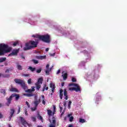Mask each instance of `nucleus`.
Returning a JSON list of instances; mask_svg holds the SVG:
<instances>
[{
	"label": "nucleus",
	"mask_w": 127,
	"mask_h": 127,
	"mask_svg": "<svg viewBox=\"0 0 127 127\" xmlns=\"http://www.w3.org/2000/svg\"><path fill=\"white\" fill-rule=\"evenodd\" d=\"M39 40L35 39L34 40H30L28 42L26 43L25 45V47L23 48L24 51H27V50H31V49H34L36 48L38 45Z\"/></svg>",
	"instance_id": "nucleus-1"
},
{
	"label": "nucleus",
	"mask_w": 127,
	"mask_h": 127,
	"mask_svg": "<svg viewBox=\"0 0 127 127\" xmlns=\"http://www.w3.org/2000/svg\"><path fill=\"white\" fill-rule=\"evenodd\" d=\"M14 81L16 84L20 85L22 89H23L27 93H32V92H34V91H35V89H34V87H32V89H27L28 87L27 86H26V84H25V82L24 81L20 79H15Z\"/></svg>",
	"instance_id": "nucleus-2"
},
{
	"label": "nucleus",
	"mask_w": 127,
	"mask_h": 127,
	"mask_svg": "<svg viewBox=\"0 0 127 127\" xmlns=\"http://www.w3.org/2000/svg\"><path fill=\"white\" fill-rule=\"evenodd\" d=\"M12 49L11 47L5 44H0V56H3L6 53H9Z\"/></svg>",
	"instance_id": "nucleus-3"
},
{
	"label": "nucleus",
	"mask_w": 127,
	"mask_h": 127,
	"mask_svg": "<svg viewBox=\"0 0 127 127\" xmlns=\"http://www.w3.org/2000/svg\"><path fill=\"white\" fill-rule=\"evenodd\" d=\"M15 98V100L16 101H18L19 99V98L20 96H19V94H17L16 93H13L11 95V96L9 97H6V100L7 101V103L5 104L6 106L7 107H9V105L10 104H11V101L12 100V98Z\"/></svg>",
	"instance_id": "nucleus-4"
},
{
	"label": "nucleus",
	"mask_w": 127,
	"mask_h": 127,
	"mask_svg": "<svg viewBox=\"0 0 127 127\" xmlns=\"http://www.w3.org/2000/svg\"><path fill=\"white\" fill-rule=\"evenodd\" d=\"M39 40H41L43 42H45L46 43H50V36L48 34L46 35H40V39Z\"/></svg>",
	"instance_id": "nucleus-5"
},
{
	"label": "nucleus",
	"mask_w": 127,
	"mask_h": 127,
	"mask_svg": "<svg viewBox=\"0 0 127 127\" xmlns=\"http://www.w3.org/2000/svg\"><path fill=\"white\" fill-rule=\"evenodd\" d=\"M70 87L74 86L75 87H70L69 88V91H75V92L81 91V87L77 83H70L69 84Z\"/></svg>",
	"instance_id": "nucleus-6"
},
{
	"label": "nucleus",
	"mask_w": 127,
	"mask_h": 127,
	"mask_svg": "<svg viewBox=\"0 0 127 127\" xmlns=\"http://www.w3.org/2000/svg\"><path fill=\"white\" fill-rule=\"evenodd\" d=\"M19 52V50H13L11 54L9 55V56H16L17 55V54Z\"/></svg>",
	"instance_id": "nucleus-7"
},
{
	"label": "nucleus",
	"mask_w": 127,
	"mask_h": 127,
	"mask_svg": "<svg viewBox=\"0 0 127 127\" xmlns=\"http://www.w3.org/2000/svg\"><path fill=\"white\" fill-rule=\"evenodd\" d=\"M20 122H21L22 125L24 127H26V126L27 125V122H26V121H25V119H24V118H23V117H20Z\"/></svg>",
	"instance_id": "nucleus-8"
},
{
	"label": "nucleus",
	"mask_w": 127,
	"mask_h": 127,
	"mask_svg": "<svg viewBox=\"0 0 127 127\" xmlns=\"http://www.w3.org/2000/svg\"><path fill=\"white\" fill-rule=\"evenodd\" d=\"M15 112V110L13 109H10V116L9 117V121H11V118L12 117H13V115L14 114V113Z\"/></svg>",
	"instance_id": "nucleus-9"
},
{
	"label": "nucleus",
	"mask_w": 127,
	"mask_h": 127,
	"mask_svg": "<svg viewBox=\"0 0 127 127\" xmlns=\"http://www.w3.org/2000/svg\"><path fill=\"white\" fill-rule=\"evenodd\" d=\"M41 103V99H39L38 100H37V98L35 99V101L34 102V104L35 105V106L38 107L39 104H40Z\"/></svg>",
	"instance_id": "nucleus-10"
},
{
	"label": "nucleus",
	"mask_w": 127,
	"mask_h": 127,
	"mask_svg": "<svg viewBox=\"0 0 127 127\" xmlns=\"http://www.w3.org/2000/svg\"><path fill=\"white\" fill-rule=\"evenodd\" d=\"M50 88H52V93H54V92H55V84L51 82L50 84Z\"/></svg>",
	"instance_id": "nucleus-11"
},
{
	"label": "nucleus",
	"mask_w": 127,
	"mask_h": 127,
	"mask_svg": "<svg viewBox=\"0 0 127 127\" xmlns=\"http://www.w3.org/2000/svg\"><path fill=\"white\" fill-rule=\"evenodd\" d=\"M36 58L38 59V60H43V59H46V56H36Z\"/></svg>",
	"instance_id": "nucleus-12"
},
{
	"label": "nucleus",
	"mask_w": 127,
	"mask_h": 127,
	"mask_svg": "<svg viewBox=\"0 0 127 127\" xmlns=\"http://www.w3.org/2000/svg\"><path fill=\"white\" fill-rule=\"evenodd\" d=\"M64 71L63 72V74H62V77L64 80V81H65V80H66L67 77H68V74L67 73V72L64 73Z\"/></svg>",
	"instance_id": "nucleus-13"
},
{
	"label": "nucleus",
	"mask_w": 127,
	"mask_h": 127,
	"mask_svg": "<svg viewBox=\"0 0 127 127\" xmlns=\"http://www.w3.org/2000/svg\"><path fill=\"white\" fill-rule=\"evenodd\" d=\"M64 95L65 97L64 99L65 100H68V95H67V90L66 89H64Z\"/></svg>",
	"instance_id": "nucleus-14"
},
{
	"label": "nucleus",
	"mask_w": 127,
	"mask_h": 127,
	"mask_svg": "<svg viewBox=\"0 0 127 127\" xmlns=\"http://www.w3.org/2000/svg\"><path fill=\"white\" fill-rule=\"evenodd\" d=\"M35 85L37 91H39V89L41 88V85H40V84L38 83V82H36L35 83Z\"/></svg>",
	"instance_id": "nucleus-15"
},
{
	"label": "nucleus",
	"mask_w": 127,
	"mask_h": 127,
	"mask_svg": "<svg viewBox=\"0 0 127 127\" xmlns=\"http://www.w3.org/2000/svg\"><path fill=\"white\" fill-rule=\"evenodd\" d=\"M60 97L61 100H62V99L63 98V89L60 90Z\"/></svg>",
	"instance_id": "nucleus-16"
},
{
	"label": "nucleus",
	"mask_w": 127,
	"mask_h": 127,
	"mask_svg": "<svg viewBox=\"0 0 127 127\" xmlns=\"http://www.w3.org/2000/svg\"><path fill=\"white\" fill-rule=\"evenodd\" d=\"M45 90L46 91H48V87L47 86V84H44V85L43 86V88L42 91L44 92V91H45Z\"/></svg>",
	"instance_id": "nucleus-17"
},
{
	"label": "nucleus",
	"mask_w": 127,
	"mask_h": 127,
	"mask_svg": "<svg viewBox=\"0 0 127 127\" xmlns=\"http://www.w3.org/2000/svg\"><path fill=\"white\" fill-rule=\"evenodd\" d=\"M32 37H34V38H37V39H40V35L36 34V35H33Z\"/></svg>",
	"instance_id": "nucleus-18"
},
{
	"label": "nucleus",
	"mask_w": 127,
	"mask_h": 127,
	"mask_svg": "<svg viewBox=\"0 0 127 127\" xmlns=\"http://www.w3.org/2000/svg\"><path fill=\"white\" fill-rule=\"evenodd\" d=\"M47 112L49 117L52 116V111L51 110H47Z\"/></svg>",
	"instance_id": "nucleus-19"
},
{
	"label": "nucleus",
	"mask_w": 127,
	"mask_h": 127,
	"mask_svg": "<svg viewBox=\"0 0 127 127\" xmlns=\"http://www.w3.org/2000/svg\"><path fill=\"white\" fill-rule=\"evenodd\" d=\"M28 69L31 71V72H34L35 70L36 69V68L35 67H32L31 66H29Z\"/></svg>",
	"instance_id": "nucleus-20"
},
{
	"label": "nucleus",
	"mask_w": 127,
	"mask_h": 127,
	"mask_svg": "<svg viewBox=\"0 0 127 127\" xmlns=\"http://www.w3.org/2000/svg\"><path fill=\"white\" fill-rule=\"evenodd\" d=\"M10 92H17V89L14 87H11L10 89Z\"/></svg>",
	"instance_id": "nucleus-21"
},
{
	"label": "nucleus",
	"mask_w": 127,
	"mask_h": 127,
	"mask_svg": "<svg viewBox=\"0 0 127 127\" xmlns=\"http://www.w3.org/2000/svg\"><path fill=\"white\" fill-rule=\"evenodd\" d=\"M43 81V78H39L38 80V81L37 83H38V84H42V82Z\"/></svg>",
	"instance_id": "nucleus-22"
},
{
	"label": "nucleus",
	"mask_w": 127,
	"mask_h": 127,
	"mask_svg": "<svg viewBox=\"0 0 127 127\" xmlns=\"http://www.w3.org/2000/svg\"><path fill=\"white\" fill-rule=\"evenodd\" d=\"M6 60V58H0V63H1L2 62H4Z\"/></svg>",
	"instance_id": "nucleus-23"
},
{
	"label": "nucleus",
	"mask_w": 127,
	"mask_h": 127,
	"mask_svg": "<svg viewBox=\"0 0 127 127\" xmlns=\"http://www.w3.org/2000/svg\"><path fill=\"white\" fill-rule=\"evenodd\" d=\"M0 93L1 94H3L4 95V96H5L6 95V92H5V90H4V89H1Z\"/></svg>",
	"instance_id": "nucleus-24"
},
{
	"label": "nucleus",
	"mask_w": 127,
	"mask_h": 127,
	"mask_svg": "<svg viewBox=\"0 0 127 127\" xmlns=\"http://www.w3.org/2000/svg\"><path fill=\"white\" fill-rule=\"evenodd\" d=\"M79 123H81V124H84V123H86V120H85V119L80 118Z\"/></svg>",
	"instance_id": "nucleus-25"
},
{
	"label": "nucleus",
	"mask_w": 127,
	"mask_h": 127,
	"mask_svg": "<svg viewBox=\"0 0 127 127\" xmlns=\"http://www.w3.org/2000/svg\"><path fill=\"white\" fill-rule=\"evenodd\" d=\"M17 69H18V70H22V66L18 64L17 65Z\"/></svg>",
	"instance_id": "nucleus-26"
},
{
	"label": "nucleus",
	"mask_w": 127,
	"mask_h": 127,
	"mask_svg": "<svg viewBox=\"0 0 127 127\" xmlns=\"http://www.w3.org/2000/svg\"><path fill=\"white\" fill-rule=\"evenodd\" d=\"M42 102L43 105H45L46 104V102H45V100H44V95L42 96Z\"/></svg>",
	"instance_id": "nucleus-27"
},
{
	"label": "nucleus",
	"mask_w": 127,
	"mask_h": 127,
	"mask_svg": "<svg viewBox=\"0 0 127 127\" xmlns=\"http://www.w3.org/2000/svg\"><path fill=\"white\" fill-rule=\"evenodd\" d=\"M31 110L32 112H34V111H36V110H37V107L35 106L34 107H31Z\"/></svg>",
	"instance_id": "nucleus-28"
},
{
	"label": "nucleus",
	"mask_w": 127,
	"mask_h": 127,
	"mask_svg": "<svg viewBox=\"0 0 127 127\" xmlns=\"http://www.w3.org/2000/svg\"><path fill=\"white\" fill-rule=\"evenodd\" d=\"M51 69H52L51 68H50V69H46V70H45L46 74L47 75H49V72H50V71H51Z\"/></svg>",
	"instance_id": "nucleus-29"
},
{
	"label": "nucleus",
	"mask_w": 127,
	"mask_h": 127,
	"mask_svg": "<svg viewBox=\"0 0 127 127\" xmlns=\"http://www.w3.org/2000/svg\"><path fill=\"white\" fill-rule=\"evenodd\" d=\"M52 119H53V124L55 126L56 124V120H55V118L53 117L52 118Z\"/></svg>",
	"instance_id": "nucleus-30"
},
{
	"label": "nucleus",
	"mask_w": 127,
	"mask_h": 127,
	"mask_svg": "<svg viewBox=\"0 0 127 127\" xmlns=\"http://www.w3.org/2000/svg\"><path fill=\"white\" fill-rule=\"evenodd\" d=\"M32 61L34 63V64H38V61L36 60H32Z\"/></svg>",
	"instance_id": "nucleus-31"
},
{
	"label": "nucleus",
	"mask_w": 127,
	"mask_h": 127,
	"mask_svg": "<svg viewBox=\"0 0 127 127\" xmlns=\"http://www.w3.org/2000/svg\"><path fill=\"white\" fill-rule=\"evenodd\" d=\"M38 119L41 121L42 123H43V118H42V116L39 115Z\"/></svg>",
	"instance_id": "nucleus-32"
},
{
	"label": "nucleus",
	"mask_w": 127,
	"mask_h": 127,
	"mask_svg": "<svg viewBox=\"0 0 127 127\" xmlns=\"http://www.w3.org/2000/svg\"><path fill=\"white\" fill-rule=\"evenodd\" d=\"M17 44H18V42H15L13 43L12 46L14 47H15V46H16L17 45Z\"/></svg>",
	"instance_id": "nucleus-33"
},
{
	"label": "nucleus",
	"mask_w": 127,
	"mask_h": 127,
	"mask_svg": "<svg viewBox=\"0 0 127 127\" xmlns=\"http://www.w3.org/2000/svg\"><path fill=\"white\" fill-rule=\"evenodd\" d=\"M71 104H72V102L71 101H69L68 102V109H70V108H71Z\"/></svg>",
	"instance_id": "nucleus-34"
},
{
	"label": "nucleus",
	"mask_w": 127,
	"mask_h": 127,
	"mask_svg": "<svg viewBox=\"0 0 127 127\" xmlns=\"http://www.w3.org/2000/svg\"><path fill=\"white\" fill-rule=\"evenodd\" d=\"M73 120H74V117H73V116H71V117L69 118V121L71 123V122H73Z\"/></svg>",
	"instance_id": "nucleus-35"
},
{
	"label": "nucleus",
	"mask_w": 127,
	"mask_h": 127,
	"mask_svg": "<svg viewBox=\"0 0 127 127\" xmlns=\"http://www.w3.org/2000/svg\"><path fill=\"white\" fill-rule=\"evenodd\" d=\"M53 108H54V111L53 112V115H54L55 114V113L56 112V107H55V106H54Z\"/></svg>",
	"instance_id": "nucleus-36"
},
{
	"label": "nucleus",
	"mask_w": 127,
	"mask_h": 127,
	"mask_svg": "<svg viewBox=\"0 0 127 127\" xmlns=\"http://www.w3.org/2000/svg\"><path fill=\"white\" fill-rule=\"evenodd\" d=\"M24 96H27V97H32V94H24Z\"/></svg>",
	"instance_id": "nucleus-37"
},
{
	"label": "nucleus",
	"mask_w": 127,
	"mask_h": 127,
	"mask_svg": "<svg viewBox=\"0 0 127 127\" xmlns=\"http://www.w3.org/2000/svg\"><path fill=\"white\" fill-rule=\"evenodd\" d=\"M31 119H32L33 122H36V118H35L34 117H31Z\"/></svg>",
	"instance_id": "nucleus-38"
},
{
	"label": "nucleus",
	"mask_w": 127,
	"mask_h": 127,
	"mask_svg": "<svg viewBox=\"0 0 127 127\" xmlns=\"http://www.w3.org/2000/svg\"><path fill=\"white\" fill-rule=\"evenodd\" d=\"M71 81L72 82H77V79L74 77H72Z\"/></svg>",
	"instance_id": "nucleus-39"
},
{
	"label": "nucleus",
	"mask_w": 127,
	"mask_h": 127,
	"mask_svg": "<svg viewBox=\"0 0 127 127\" xmlns=\"http://www.w3.org/2000/svg\"><path fill=\"white\" fill-rule=\"evenodd\" d=\"M42 70V69L40 68L39 69H37L36 72H37V73H39L41 72Z\"/></svg>",
	"instance_id": "nucleus-40"
},
{
	"label": "nucleus",
	"mask_w": 127,
	"mask_h": 127,
	"mask_svg": "<svg viewBox=\"0 0 127 127\" xmlns=\"http://www.w3.org/2000/svg\"><path fill=\"white\" fill-rule=\"evenodd\" d=\"M26 104L28 108H30V105L29 104V103H28V102L26 101Z\"/></svg>",
	"instance_id": "nucleus-41"
},
{
	"label": "nucleus",
	"mask_w": 127,
	"mask_h": 127,
	"mask_svg": "<svg viewBox=\"0 0 127 127\" xmlns=\"http://www.w3.org/2000/svg\"><path fill=\"white\" fill-rule=\"evenodd\" d=\"M31 78H29L28 80V84H31Z\"/></svg>",
	"instance_id": "nucleus-42"
},
{
	"label": "nucleus",
	"mask_w": 127,
	"mask_h": 127,
	"mask_svg": "<svg viewBox=\"0 0 127 127\" xmlns=\"http://www.w3.org/2000/svg\"><path fill=\"white\" fill-rule=\"evenodd\" d=\"M18 112L17 114H19V113H20V106H18Z\"/></svg>",
	"instance_id": "nucleus-43"
},
{
	"label": "nucleus",
	"mask_w": 127,
	"mask_h": 127,
	"mask_svg": "<svg viewBox=\"0 0 127 127\" xmlns=\"http://www.w3.org/2000/svg\"><path fill=\"white\" fill-rule=\"evenodd\" d=\"M23 76H24V77H28V76H29V74H23Z\"/></svg>",
	"instance_id": "nucleus-44"
},
{
	"label": "nucleus",
	"mask_w": 127,
	"mask_h": 127,
	"mask_svg": "<svg viewBox=\"0 0 127 127\" xmlns=\"http://www.w3.org/2000/svg\"><path fill=\"white\" fill-rule=\"evenodd\" d=\"M67 104V101H64V106L66 108V104Z\"/></svg>",
	"instance_id": "nucleus-45"
},
{
	"label": "nucleus",
	"mask_w": 127,
	"mask_h": 127,
	"mask_svg": "<svg viewBox=\"0 0 127 127\" xmlns=\"http://www.w3.org/2000/svg\"><path fill=\"white\" fill-rule=\"evenodd\" d=\"M46 68L47 69H49V64H47Z\"/></svg>",
	"instance_id": "nucleus-46"
},
{
	"label": "nucleus",
	"mask_w": 127,
	"mask_h": 127,
	"mask_svg": "<svg viewBox=\"0 0 127 127\" xmlns=\"http://www.w3.org/2000/svg\"><path fill=\"white\" fill-rule=\"evenodd\" d=\"M25 114L26 116H28V113H27V110H25Z\"/></svg>",
	"instance_id": "nucleus-47"
},
{
	"label": "nucleus",
	"mask_w": 127,
	"mask_h": 127,
	"mask_svg": "<svg viewBox=\"0 0 127 127\" xmlns=\"http://www.w3.org/2000/svg\"><path fill=\"white\" fill-rule=\"evenodd\" d=\"M8 70H9V71H12V70H13V67H10L8 69Z\"/></svg>",
	"instance_id": "nucleus-48"
},
{
	"label": "nucleus",
	"mask_w": 127,
	"mask_h": 127,
	"mask_svg": "<svg viewBox=\"0 0 127 127\" xmlns=\"http://www.w3.org/2000/svg\"><path fill=\"white\" fill-rule=\"evenodd\" d=\"M2 118H3V115L1 113H0V119H2Z\"/></svg>",
	"instance_id": "nucleus-49"
},
{
	"label": "nucleus",
	"mask_w": 127,
	"mask_h": 127,
	"mask_svg": "<svg viewBox=\"0 0 127 127\" xmlns=\"http://www.w3.org/2000/svg\"><path fill=\"white\" fill-rule=\"evenodd\" d=\"M50 127H56V126H55V125H53V124H51L50 125Z\"/></svg>",
	"instance_id": "nucleus-50"
},
{
	"label": "nucleus",
	"mask_w": 127,
	"mask_h": 127,
	"mask_svg": "<svg viewBox=\"0 0 127 127\" xmlns=\"http://www.w3.org/2000/svg\"><path fill=\"white\" fill-rule=\"evenodd\" d=\"M5 73H9V69H7L5 71Z\"/></svg>",
	"instance_id": "nucleus-51"
},
{
	"label": "nucleus",
	"mask_w": 127,
	"mask_h": 127,
	"mask_svg": "<svg viewBox=\"0 0 127 127\" xmlns=\"http://www.w3.org/2000/svg\"><path fill=\"white\" fill-rule=\"evenodd\" d=\"M72 116V114H68L67 117L68 118H71V116Z\"/></svg>",
	"instance_id": "nucleus-52"
},
{
	"label": "nucleus",
	"mask_w": 127,
	"mask_h": 127,
	"mask_svg": "<svg viewBox=\"0 0 127 127\" xmlns=\"http://www.w3.org/2000/svg\"><path fill=\"white\" fill-rule=\"evenodd\" d=\"M50 56H55V53L53 54H50Z\"/></svg>",
	"instance_id": "nucleus-53"
},
{
	"label": "nucleus",
	"mask_w": 127,
	"mask_h": 127,
	"mask_svg": "<svg viewBox=\"0 0 127 127\" xmlns=\"http://www.w3.org/2000/svg\"><path fill=\"white\" fill-rule=\"evenodd\" d=\"M1 76H2V77H4V78H5V77H6V76H3V74H1V73H0V77H1Z\"/></svg>",
	"instance_id": "nucleus-54"
},
{
	"label": "nucleus",
	"mask_w": 127,
	"mask_h": 127,
	"mask_svg": "<svg viewBox=\"0 0 127 127\" xmlns=\"http://www.w3.org/2000/svg\"><path fill=\"white\" fill-rule=\"evenodd\" d=\"M60 72H61V71L60 70V69H59L58 70V72H57V74H60Z\"/></svg>",
	"instance_id": "nucleus-55"
},
{
	"label": "nucleus",
	"mask_w": 127,
	"mask_h": 127,
	"mask_svg": "<svg viewBox=\"0 0 127 127\" xmlns=\"http://www.w3.org/2000/svg\"><path fill=\"white\" fill-rule=\"evenodd\" d=\"M27 126H28V127H31V126H32V125H31V124H29L27 123Z\"/></svg>",
	"instance_id": "nucleus-56"
},
{
	"label": "nucleus",
	"mask_w": 127,
	"mask_h": 127,
	"mask_svg": "<svg viewBox=\"0 0 127 127\" xmlns=\"http://www.w3.org/2000/svg\"><path fill=\"white\" fill-rule=\"evenodd\" d=\"M48 51H49V49L48 48H47L46 49V52H48Z\"/></svg>",
	"instance_id": "nucleus-57"
},
{
	"label": "nucleus",
	"mask_w": 127,
	"mask_h": 127,
	"mask_svg": "<svg viewBox=\"0 0 127 127\" xmlns=\"http://www.w3.org/2000/svg\"><path fill=\"white\" fill-rule=\"evenodd\" d=\"M21 58H22V59H25V57H24V56H21Z\"/></svg>",
	"instance_id": "nucleus-58"
},
{
	"label": "nucleus",
	"mask_w": 127,
	"mask_h": 127,
	"mask_svg": "<svg viewBox=\"0 0 127 127\" xmlns=\"http://www.w3.org/2000/svg\"><path fill=\"white\" fill-rule=\"evenodd\" d=\"M60 110H61V112H62V110H63V108L60 107Z\"/></svg>",
	"instance_id": "nucleus-59"
},
{
	"label": "nucleus",
	"mask_w": 127,
	"mask_h": 127,
	"mask_svg": "<svg viewBox=\"0 0 127 127\" xmlns=\"http://www.w3.org/2000/svg\"><path fill=\"white\" fill-rule=\"evenodd\" d=\"M62 87H63L64 86V82L62 83Z\"/></svg>",
	"instance_id": "nucleus-60"
},
{
	"label": "nucleus",
	"mask_w": 127,
	"mask_h": 127,
	"mask_svg": "<svg viewBox=\"0 0 127 127\" xmlns=\"http://www.w3.org/2000/svg\"><path fill=\"white\" fill-rule=\"evenodd\" d=\"M63 115H64V112H62L61 114V116H63Z\"/></svg>",
	"instance_id": "nucleus-61"
},
{
	"label": "nucleus",
	"mask_w": 127,
	"mask_h": 127,
	"mask_svg": "<svg viewBox=\"0 0 127 127\" xmlns=\"http://www.w3.org/2000/svg\"><path fill=\"white\" fill-rule=\"evenodd\" d=\"M64 121H66V117H64Z\"/></svg>",
	"instance_id": "nucleus-62"
},
{
	"label": "nucleus",
	"mask_w": 127,
	"mask_h": 127,
	"mask_svg": "<svg viewBox=\"0 0 127 127\" xmlns=\"http://www.w3.org/2000/svg\"><path fill=\"white\" fill-rule=\"evenodd\" d=\"M1 106H2V105H1V104L0 103V107H1Z\"/></svg>",
	"instance_id": "nucleus-63"
},
{
	"label": "nucleus",
	"mask_w": 127,
	"mask_h": 127,
	"mask_svg": "<svg viewBox=\"0 0 127 127\" xmlns=\"http://www.w3.org/2000/svg\"><path fill=\"white\" fill-rule=\"evenodd\" d=\"M50 123H51V120H49Z\"/></svg>",
	"instance_id": "nucleus-64"
}]
</instances>
